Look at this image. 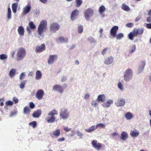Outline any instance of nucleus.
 Wrapping results in <instances>:
<instances>
[{
    "mask_svg": "<svg viewBox=\"0 0 151 151\" xmlns=\"http://www.w3.org/2000/svg\"><path fill=\"white\" fill-rule=\"evenodd\" d=\"M29 125H30L32 126V127L33 128H34L35 127L37 126V122L35 121L29 123Z\"/></svg>",
    "mask_w": 151,
    "mask_h": 151,
    "instance_id": "41",
    "label": "nucleus"
},
{
    "mask_svg": "<svg viewBox=\"0 0 151 151\" xmlns=\"http://www.w3.org/2000/svg\"><path fill=\"white\" fill-rule=\"evenodd\" d=\"M147 21L148 22H151V17H148L147 18Z\"/></svg>",
    "mask_w": 151,
    "mask_h": 151,
    "instance_id": "59",
    "label": "nucleus"
},
{
    "mask_svg": "<svg viewBox=\"0 0 151 151\" xmlns=\"http://www.w3.org/2000/svg\"><path fill=\"white\" fill-rule=\"evenodd\" d=\"M118 135V134L116 132H114L111 134V136L112 137L116 136Z\"/></svg>",
    "mask_w": 151,
    "mask_h": 151,
    "instance_id": "64",
    "label": "nucleus"
},
{
    "mask_svg": "<svg viewBox=\"0 0 151 151\" xmlns=\"http://www.w3.org/2000/svg\"><path fill=\"white\" fill-rule=\"evenodd\" d=\"M113 100L109 99L106 102L103 103L102 105L104 107H108L110 106L111 104L113 103Z\"/></svg>",
    "mask_w": 151,
    "mask_h": 151,
    "instance_id": "18",
    "label": "nucleus"
},
{
    "mask_svg": "<svg viewBox=\"0 0 151 151\" xmlns=\"http://www.w3.org/2000/svg\"><path fill=\"white\" fill-rule=\"evenodd\" d=\"M96 128H99V129L102 128H104L105 127L106 125L105 124L101 123L97 124L96 125Z\"/></svg>",
    "mask_w": 151,
    "mask_h": 151,
    "instance_id": "34",
    "label": "nucleus"
},
{
    "mask_svg": "<svg viewBox=\"0 0 151 151\" xmlns=\"http://www.w3.org/2000/svg\"><path fill=\"white\" fill-rule=\"evenodd\" d=\"M79 11L77 9L74 10L72 12L71 15V18L72 20H73L75 19L77 16L78 15Z\"/></svg>",
    "mask_w": 151,
    "mask_h": 151,
    "instance_id": "15",
    "label": "nucleus"
},
{
    "mask_svg": "<svg viewBox=\"0 0 151 151\" xmlns=\"http://www.w3.org/2000/svg\"><path fill=\"white\" fill-rule=\"evenodd\" d=\"M146 27L148 28L151 29V23L147 24L146 25Z\"/></svg>",
    "mask_w": 151,
    "mask_h": 151,
    "instance_id": "60",
    "label": "nucleus"
},
{
    "mask_svg": "<svg viewBox=\"0 0 151 151\" xmlns=\"http://www.w3.org/2000/svg\"><path fill=\"white\" fill-rule=\"evenodd\" d=\"M97 129L96 125H92L89 128L85 129L86 132L90 133L94 131Z\"/></svg>",
    "mask_w": 151,
    "mask_h": 151,
    "instance_id": "21",
    "label": "nucleus"
},
{
    "mask_svg": "<svg viewBox=\"0 0 151 151\" xmlns=\"http://www.w3.org/2000/svg\"><path fill=\"white\" fill-rule=\"evenodd\" d=\"M141 17L140 16H138L136 18V19L135 20V22H137L139 21V20L141 19Z\"/></svg>",
    "mask_w": 151,
    "mask_h": 151,
    "instance_id": "58",
    "label": "nucleus"
},
{
    "mask_svg": "<svg viewBox=\"0 0 151 151\" xmlns=\"http://www.w3.org/2000/svg\"><path fill=\"white\" fill-rule=\"evenodd\" d=\"M118 87L120 89H122V86L121 82H119L118 84Z\"/></svg>",
    "mask_w": 151,
    "mask_h": 151,
    "instance_id": "56",
    "label": "nucleus"
},
{
    "mask_svg": "<svg viewBox=\"0 0 151 151\" xmlns=\"http://www.w3.org/2000/svg\"><path fill=\"white\" fill-rule=\"evenodd\" d=\"M97 100L99 102H104L106 100V96L104 94L100 95L98 96Z\"/></svg>",
    "mask_w": 151,
    "mask_h": 151,
    "instance_id": "16",
    "label": "nucleus"
},
{
    "mask_svg": "<svg viewBox=\"0 0 151 151\" xmlns=\"http://www.w3.org/2000/svg\"><path fill=\"white\" fill-rule=\"evenodd\" d=\"M30 112V109L27 106L24 107L23 110V113L24 114H29Z\"/></svg>",
    "mask_w": 151,
    "mask_h": 151,
    "instance_id": "28",
    "label": "nucleus"
},
{
    "mask_svg": "<svg viewBox=\"0 0 151 151\" xmlns=\"http://www.w3.org/2000/svg\"><path fill=\"white\" fill-rule=\"evenodd\" d=\"M93 12L91 8H88L84 12L85 17L86 20H89L90 18L93 14Z\"/></svg>",
    "mask_w": 151,
    "mask_h": 151,
    "instance_id": "6",
    "label": "nucleus"
},
{
    "mask_svg": "<svg viewBox=\"0 0 151 151\" xmlns=\"http://www.w3.org/2000/svg\"><path fill=\"white\" fill-rule=\"evenodd\" d=\"M143 31L144 30L143 29H134L128 35V37L131 40H133L134 37L137 36L138 35L142 34Z\"/></svg>",
    "mask_w": 151,
    "mask_h": 151,
    "instance_id": "2",
    "label": "nucleus"
},
{
    "mask_svg": "<svg viewBox=\"0 0 151 151\" xmlns=\"http://www.w3.org/2000/svg\"><path fill=\"white\" fill-rule=\"evenodd\" d=\"M19 35L21 36H23L24 33V29L22 26H19L17 29Z\"/></svg>",
    "mask_w": 151,
    "mask_h": 151,
    "instance_id": "19",
    "label": "nucleus"
},
{
    "mask_svg": "<svg viewBox=\"0 0 151 151\" xmlns=\"http://www.w3.org/2000/svg\"><path fill=\"white\" fill-rule=\"evenodd\" d=\"M130 135L132 137H137L139 134V131L136 129L134 130H132L130 133Z\"/></svg>",
    "mask_w": 151,
    "mask_h": 151,
    "instance_id": "17",
    "label": "nucleus"
},
{
    "mask_svg": "<svg viewBox=\"0 0 151 151\" xmlns=\"http://www.w3.org/2000/svg\"><path fill=\"white\" fill-rule=\"evenodd\" d=\"M25 76V73H22L20 75L19 78L20 80L23 79Z\"/></svg>",
    "mask_w": 151,
    "mask_h": 151,
    "instance_id": "49",
    "label": "nucleus"
},
{
    "mask_svg": "<svg viewBox=\"0 0 151 151\" xmlns=\"http://www.w3.org/2000/svg\"><path fill=\"white\" fill-rule=\"evenodd\" d=\"M18 6L17 3H14L12 5V9L14 13H15L17 12V9Z\"/></svg>",
    "mask_w": 151,
    "mask_h": 151,
    "instance_id": "22",
    "label": "nucleus"
},
{
    "mask_svg": "<svg viewBox=\"0 0 151 151\" xmlns=\"http://www.w3.org/2000/svg\"><path fill=\"white\" fill-rule=\"evenodd\" d=\"M29 25L31 29H33L35 28V26L33 22H30L29 24Z\"/></svg>",
    "mask_w": 151,
    "mask_h": 151,
    "instance_id": "42",
    "label": "nucleus"
},
{
    "mask_svg": "<svg viewBox=\"0 0 151 151\" xmlns=\"http://www.w3.org/2000/svg\"><path fill=\"white\" fill-rule=\"evenodd\" d=\"M99 102L98 100H93L91 102V105L92 106L96 107L98 105Z\"/></svg>",
    "mask_w": 151,
    "mask_h": 151,
    "instance_id": "39",
    "label": "nucleus"
},
{
    "mask_svg": "<svg viewBox=\"0 0 151 151\" xmlns=\"http://www.w3.org/2000/svg\"><path fill=\"white\" fill-rule=\"evenodd\" d=\"M26 29L27 31L29 33H30L31 31L28 27H27Z\"/></svg>",
    "mask_w": 151,
    "mask_h": 151,
    "instance_id": "63",
    "label": "nucleus"
},
{
    "mask_svg": "<svg viewBox=\"0 0 151 151\" xmlns=\"http://www.w3.org/2000/svg\"><path fill=\"white\" fill-rule=\"evenodd\" d=\"M118 29V27L117 26H113L111 29L110 34L113 37H115L116 36V34Z\"/></svg>",
    "mask_w": 151,
    "mask_h": 151,
    "instance_id": "8",
    "label": "nucleus"
},
{
    "mask_svg": "<svg viewBox=\"0 0 151 151\" xmlns=\"http://www.w3.org/2000/svg\"><path fill=\"white\" fill-rule=\"evenodd\" d=\"M58 114V111L55 109H54L51 111H50L48 113V115L50 116H53L55 115Z\"/></svg>",
    "mask_w": 151,
    "mask_h": 151,
    "instance_id": "27",
    "label": "nucleus"
},
{
    "mask_svg": "<svg viewBox=\"0 0 151 151\" xmlns=\"http://www.w3.org/2000/svg\"><path fill=\"white\" fill-rule=\"evenodd\" d=\"M11 9L9 7L8 8L7 13V18L9 19H10L11 18L12 16L11 14Z\"/></svg>",
    "mask_w": 151,
    "mask_h": 151,
    "instance_id": "33",
    "label": "nucleus"
},
{
    "mask_svg": "<svg viewBox=\"0 0 151 151\" xmlns=\"http://www.w3.org/2000/svg\"><path fill=\"white\" fill-rule=\"evenodd\" d=\"M69 114V112L68 111V109L65 108L62 109L60 115L62 119H65L68 118Z\"/></svg>",
    "mask_w": 151,
    "mask_h": 151,
    "instance_id": "4",
    "label": "nucleus"
},
{
    "mask_svg": "<svg viewBox=\"0 0 151 151\" xmlns=\"http://www.w3.org/2000/svg\"><path fill=\"white\" fill-rule=\"evenodd\" d=\"M123 10L126 12H129L130 10V8L126 4H123Z\"/></svg>",
    "mask_w": 151,
    "mask_h": 151,
    "instance_id": "36",
    "label": "nucleus"
},
{
    "mask_svg": "<svg viewBox=\"0 0 151 151\" xmlns=\"http://www.w3.org/2000/svg\"><path fill=\"white\" fill-rule=\"evenodd\" d=\"M31 9V7L29 5H28L26 6L23 9V10L22 12V14H24L28 13L30 11Z\"/></svg>",
    "mask_w": 151,
    "mask_h": 151,
    "instance_id": "20",
    "label": "nucleus"
},
{
    "mask_svg": "<svg viewBox=\"0 0 151 151\" xmlns=\"http://www.w3.org/2000/svg\"><path fill=\"white\" fill-rule=\"evenodd\" d=\"M45 46L44 44H42L40 46H37L36 47V51L37 52H41L45 50Z\"/></svg>",
    "mask_w": 151,
    "mask_h": 151,
    "instance_id": "11",
    "label": "nucleus"
},
{
    "mask_svg": "<svg viewBox=\"0 0 151 151\" xmlns=\"http://www.w3.org/2000/svg\"><path fill=\"white\" fill-rule=\"evenodd\" d=\"M42 75L41 72L37 70L36 72L35 78L37 80L40 79L42 77Z\"/></svg>",
    "mask_w": 151,
    "mask_h": 151,
    "instance_id": "24",
    "label": "nucleus"
},
{
    "mask_svg": "<svg viewBox=\"0 0 151 151\" xmlns=\"http://www.w3.org/2000/svg\"><path fill=\"white\" fill-rule=\"evenodd\" d=\"M128 137V134L127 133L123 132V140H125Z\"/></svg>",
    "mask_w": 151,
    "mask_h": 151,
    "instance_id": "47",
    "label": "nucleus"
},
{
    "mask_svg": "<svg viewBox=\"0 0 151 151\" xmlns=\"http://www.w3.org/2000/svg\"><path fill=\"white\" fill-rule=\"evenodd\" d=\"M114 60V57L112 56H110L105 59L104 63L106 65L110 64L113 62Z\"/></svg>",
    "mask_w": 151,
    "mask_h": 151,
    "instance_id": "12",
    "label": "nucleus"
},
{
    "mask_svg": "<svg viewBox=\"0 0 151 151\" xmlns=\"http://www.w3.org/2000/svg\"><path fill=\"white\" fill-rule=\"evenodd\" d=\"M17 114L16 111H14V112H12L10 113V114L11 116H12L16 115Z\"/></svg>",
    "mask_w": 151,
    "mask_h": 151,
    "instance_id": "54",
    "label": "nucleus"
},
{
    "mask_svg": "<svg viewBox=\"0 0 151 151\" xmlns=\"http://www.w3.org/2000/svg\"><path fill=\"white\" fill-rule=\"evenodd\" d=\"M13 101L15 102V104L17 103L18 102V99L16 97H14L13 98Z\"/></svg>",
    "mask_w": 151,
    "mask_h": 151,
    "instance_id": "53",
    "label": "nucleus"
},
{
    "mask_svg": "<svg viewBox=\"0 0 151 151\" xmlns=\"http://www.w3.org/2000/svg\"><path fill=\"white\" fill-rule=\"evenodd\" d=\"M93 146L97 150H99L102 147V145L96 140H93L91 143Z\"/></svg>",
    "mask_w": 151,
    "mask_h": 151,
    "instance_id": "7",
    "label": "nucleus"
},
{
    "mask_svg": "<svg viewBox=\"0 0 151 151\" xmlns=\"http://www.w3.org/2000/svg\"><path fill=\"white\" fill-rule=\"evenodd\" d=\"M6 105H12L13 104V102L11 101H9L6 102Z\"/></svg>",
    "mask_w": 151,
    "mask_h": 151,
    "instance_id": "48",
    "label": "nucleus"
},
{
    "mask_svg": "<svg viewBox=\"0 0 151 151\" xmlns=\"http://www.w3.org/2000/svg\"><path fill=\"white\" fill-rule=\"evenodd\" d=\"M144 68V66L142 67H140L138 70V73H139L141 71H142Z\"/></svg>",
    "mask_w": 151,
    "mask_h": 151,
    "instance_id": "57",
    "label": "nucleus"
},
{
    "mask_svg": "<svg viewBox=\"0 0 151 151\" xmlns=\"http://www.w3.org/2000/svg\"><path fill=\"white\" fill-rule=\"evenodd\" d=\"M60 134V131L58 129H57L56 130L54 131L52 133L53 135L57 137Z\"/></svg>",
    "mask_w": 151,
    "mask_h": 151,
    "instance_id": "35",
    "label": "nucleus"
},
{
    "mask_svg": "<svg viewBox=\"0 0 151 151\" xmlns=\"http://www.w3.org/2000/svg\"><path fill=\"white\" fill-rule=\"evenodd\" d=\"M55 118L54 116H51L50 117L46 119V121L48 123H50L53 122L55 121Z\"/></svg>",
    "mask_w": 151,
    "mask_h": 151,
    "instance_id": "25",
    "label": "nucleus"
},
{
    "mask_svg": "<svg viewBox=\"0 0 151 151\" xmlns=\"http://www.w3.org/2000/svg\"><path fill=\"white\" fill-rule=\"evenodd\" d=\"M47 22L46 20H42L41 21L39 25L37 31L39 35L41 36L44 32L47 29Z\"/></svg>",
    "mask_w": 151,
    "mask_h": 151,
    "instance_id": "1",
    "label": "nucleus"
},
{
    "mask_svg": "<svg viewBox=\"0 0 151 151\" xmlns=\"http://www.w3.org/2000/svg\"><path fill=\"white\" fill-rule=\"evenodd\" d=\"M123 37V34L121 33H119L117 35V34H116V36L115 37H116L117 39H121L122 37Z\"/></svg>",
    "mask_w": 151,
    "mask_h": 151,
    "instance_id": "46",
    "label": "nucleus"
},
{
    "mask_svg": "<svg viewBox=\"0 0 151 151\" xmlns=\"http://www.w3.org/2000/svg\"><path fill=\"white\" fill-rule=\"evenodd\" d=\"M106 10V8L104 5H102L100 7L99 9V12L100 14H101Z\"/></svg>",
    "mask_w": 151,
    "mask_h": 151,
    "instance_id": "31",
    "label": "nucleus"
},
{
    "mask_svg": "<svg viewBox=\"0 0 151 151\" xmlns=\"http://www.w3.org/2000/svg\"><path fill=\"white\" fill-rule=\"evenodd\" d=\"M57 56L56 55H50L47 60V62L49 64H51L53 63L55 59L57 58Z\"/></svg>",
    "mask_w": 151,
    "mask_h": 151,
    "instance_id": "14",
    "label": "nucleus"
},
{
    "mask_svg": "<svg viewBox=\"0 0 151 151\" xmlns=\"http://www.w3.org/2000/svg\"><path fill=\"white\" fill-rule=\"evenodd\" d=\"M76 3L77 7H79L82 4V1L81 0H76Z\"/></svg>",
    "mask_w": 151,
    "mask_h": 151,
    "instance_id": "40",
    "label": "nucleus"
},
{
    "mask_svg": "<svg viewBox=\"0 0 151 151\" xmlns=\"http://www.w3.org/2000/svg\"><path fill=\"white\" fill-rule=\"evenodd\" d=\"M27 82V81L26 80H23L22 81L19 87L21 89L23 88L25 86V84Z\"/></svg>",
    "mask_w": 151,
    "mask_h": 151,
    "instance_id": "38",
    "label": "nucleus"
},
{
    "mask_svg": "<svg viewBox=\"0 0 151 151\" xmlns=\"http://www.w3.org/2000/svg\"><path fill=\"white\" fill-rule=\"evenodd\" d=\"M78 32L79 33H81L83 31V27L82 26L80 25L78 28Z\"/></svg>",
    "mask_w": 151,
    "mask_h": 151,
    "instance_id": "43",
    "label": "nucleus"
},
{
    "mask_svg": "<svg viewBox=\"0 0 151 151\" xmlns=\"http://www.w3.org/2000/svg\"><path fill=\"white\" fill-rule=\"evenodd\" d=\"M59 25L56 23L52 24L50 26V29L51 31L55 32L58 30L59 29Z\"/></svg>",
    "mask_w": 151,
    "mask_h": 151,
    "instance_id": "10",
    "label": "nucleus"
},
{
    "mask_svg": "<svg viewBox=\"0 0 151 151\" xmlns=\"http://www.w3.org/2000/svg\"><path fill=\"white\" fill-rule=\"evenodd\" d=\"M89 94H86L85 96H84V99H88V98H89Z\"/></svg>",
    "mask_w": 151,
    "mask_h": 151,
    "instance_id": "62",
    "label": "nucleus"
},
{
    "mask_svg": "<svg viewBox=\"0 0 151 151\" xmlns=\"http://www.w3.org/2000/svg\"><path fill=\"white\" fill-rule=\"evenodd\" d=\"M125 117L127 119H130L133 117V115L130 112H127L125 115Z\"/></svg>",
    "mask_w": 151,
    "mask_h": 151,
    "instance_id": "29",
    "label": "nucleus"
},
{
    "mask_svg": "<svg viewBox=\"0 0 151 151\" xmlns=\"http://www.w3.org/2000/svg\"><path fill=\"white\" fill-rule=\"evenodd\" d=\"M123 104V99L121 98L119 99L117 102L116 103V105L118 106H122Z\"/></svg>",
    "mask_w": 151,
    "mask_h": 151,
    "instance_id": "30",
    "label": "nucleus"
},
{
    "mask_svg": "<svg viewBox=\"0 0 151 151\" xmlns=\"http://www.w3.org/2000/svg\"><path fill=\"white\" fill-rule=\"evenodd\" d=\"M44 95V91L42 89H40L37 91L36 94V97L38 100H40L43 98Z\"/></svg>",
    "mask_w": 151,
    "mask_h": 151,
    "instance_id": "9",
    "label": "nucleus"
},
{
    "mask_svg": "<svg viewBox=\"0 0 151 151\" xmlns=\"http://www.w3.org/2000/svg\"><path fill=\"white\" fill-rule=\"evenodd\" d=\"M126 26L129 27H132L133 26V24L131 23H129L127 24L126 25Z\"/></svg>",
    "mask_w": 151,
    "mask_h": 151,
    "instance_id": "52",
    "label": "nucleus"
},
{
    "mask_svg": "<svg viewBox=\"0 0 151 151\" xmlns=\"http://www.w3.org/2000/svg\"><path fill=\"white\" fill-rule=\"evenodd\" d=\"M88 40L91 43H95L96 42L94 38L92 37H90L88 38Z\"/></svg>",
    "mask_w": 151,
    "mask_h": 151,
    "instance_id": "44",
    "label": "nucleus"
},
{
    "mask_svg": "<svg viewBox=\"0 0 151 151\" xmlns=\"http://www.w3.org/2000/svg\"><path fill=\"white\" fill-rule=\"evenodd\" d=\"M26 53V51L24 48H19L17 53V60L19 61L22 60L25 56Z\"/></svg>",
    "mask_w": 151,
    "mask_h": 151,
    "instance_id": "3",
    "label": "nucleus"
},
{
    "mask_svg": "<svg viewBox=\"0 0 151 151\" xmlns=\"http://www.w3.org/2000/svg\"><path fill=\"white\" fill-rule=\"evenodd\" d=\"M108 50V48H104L101 52V54L103 55H104L105 54Z\"/></svg>",
    "mask_w": 151,
    "mask_h": 151,
    "instance_id": "51",
    "label": "nucleus"
},
{
    "mask_svg": "<svg viewBox=\"0 0 151 151\" xmlns=\"http://www.w3.org/2000/svg\"><path fill=\"white\" fill-rule=\"evenodd\" d=\"M59 40L61 42H68V39L67 38H64L63 37H60L59 38Z\"/></svg>",
    "mask_w": 151,
    "mask_h": 151,
    "instance_id": "37",
    "label": "nucleus"
},
{
    "mask_svg": "<svg viewBox=\"0 0 151 151\" xmlns=\"http://www.w3.org/2000/svg\"><path fill=\"white\" fill-rule=\"evenodd\" d=\"M53 89L55 91H58L60 93H62L63 89L62 86L59 85H56L53 86Z\"/></svg>",
    "mask_w": 151,
    "mask_h": 151,
    "instance_id": "13",
    "label": "nucleus"
},
{
    "mask_svg": "<svg viewBox=\"0 0 151 151\" xmlns=\"http://www.w3.org/2000/svg\"><path fill=\"white\" fill-rule=\"evenodd\" d=\"M35 107V105L33 102H31L29 103V107L31 109H33Z\"/></svg>",
    "mask_w": 151,
    "mask_h": 151,
    "instance_id": "50",
    "label": "nucleus"
},
{
    "mask_svg": "<svg viewBox=\"0 0 151 151\" xmlns=\"http://www.w3.org/2000/svg\"><path fill=\"white\" fill-rule=\"evenodd\" d=\"M77 134L78 136L81 137L82 136V133L79 131L77 132Z\"/></svg>",
    "mask_w": 151,
    "mask_h": 151,
    "instance_id": "61",
    "label": "nucleus"
},
{
    "mask_svg": "<svg viewBox=\"0 0 151 151\" xmlns=\"http://www.w3.org/2000/svg\"><path fill=\"white\" fill-rule=\"evenodd\" d=\"M64 130L65 131L68 132L70 130V129L68 128L67 127H64Z\"/></svg>",
    "mask_w": 151,
    "mask_h": 151,
    "instance_id": "55",
    "label": "nucleus"
},
{
    "mask_svg": "<svg viewBox=\"0 0 151 151\" xmlns=\"http://www.w3.org/2000/svg\"><path fill=\"white\" fill-rule=\"evenodd\" d=\"M7 58L6 55L4 54H2L0 55V59L1 60L6 59Z\"/></svg>",
    "mask_w": 151,
    "mask_h": 151,
    "instance_id": "45",
    "label": "nucleus"
},
{
    "mask_svg": "<svg viewBox=\"0 0 151 151\" xmlns=\"http://www.w3.org/2000/svg\"><path fill=\"white\" fill-rule=\"evenodd\" d=\"M132 72L131 69H128L126 70L124 75V80L126 81H129L132 78Z\"/></svg>",
    "mask_w": 151,
    "mask_h": 151,
    "instance_id": "5",
    "label": "nucleus"
},
{
    "mask_svg": "<svg viewBox=\"0 0 151 151\" xmlns=\"http://www.w3.org/2000/svg\"><path fill=\"white\" fill-rule=\"evenodd\" d=\"M41 114V111L40 110H38L35 111L33 114V116L34 117H38Z\"/></svg>",
    "mask_w": 151,
    "mask_h": 151,
    "instance_id": "23",
    "label": "nucleus"
},
{
    "mask_svg": "<svg viewBox=\"0 0 151 151\" xmlns=\"http://www.w3.org/2000/svg\"><path fill=\"white\" fill-rule=\"evenodd\" d=\"M16 70L14 68L12 69L9 72V75L11 77H13L15 75Z\"/></svg>",
    "mask_w": 151,
    "mask_h": 151,
    "instance_id": "32",
    "label": "nucleus"
},
{
    "mask_svg": "<svg viewBox=\"0 0 151 151\" xmlns=\"http://www.w3.org/2000/svg\"><path fill=\"white\" fill-rule=\"evenodd\" d=\"M136 46L133 45L130 46L129 49V52L130 53H132L135 51Z\"/></svg>",
    "mask_w": 151,
    "mask_h": 151,
    "instance_id": "26",
    "label": "nucleus"
}]
</instances>
